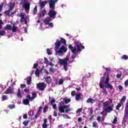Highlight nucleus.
Segmentation results:
<instances>
[{"mask_svg": "<svg viewBox=\"0 0 128 128\" xmlns=\"http://www.w3.org/2000/svg\"><path fill=\"white\" fill-rule=\"evenodd\" d=\"M77 48V50L78 52H82V50H84V46H82V45H80V46H76Z\"/></svg>", "mask_w": 128, "mask_h": 128, "instance_id": "obj_20", "label": "nucleus"}, {"mask_svg": "<svg viewBox=\"0 0 128 128\" xmlns=\"http://www.w3.org/2000/svg\"><path fill=\"white\" fill-rule=\"evenodd\" d=\"M48 15L50 18H56V11L54 10V9H52L50 10L49 12L48 13Z\"/></svg>", "mask_w": 128, "mask_h": 128, "instance_id": "obj_8", "label": "nucleus"}, {"mask_svg": "<svg viewBox=\"0 0 128 128\" xmlns=\"http://www.w3.org/2000/svg\"><path fill=\"white\" fill-rule=\"evenodd\" d=\"M12 25L10 24H8L5 27H4V30H12Z\"/></svg>", "mask_w": 128, "mask_h": 128, "instance_id": "obj_18", "label": "nucleus"}, {"mask_svg": "<svg viewBox=\"0 0 128 128\" xmlns=\"http://www.w3.org/2000/svg\"><path fill=\"white\" fill-rule=\"evenodd\" d=\"M30 82H32V76H29L27 78L26 84L30 86Z\"/></svg>", "mask_w": 128, "mask_h": 128, "instance_id": "obj_19", "label": "nucleus"}, {"mask_svg": "<svg viewBox=\"0 0 128 128\" xmlns=\"http://www.w3.org/2000/svg\"><path fill=\"white\" fill-rule=\"evenodd\" d=\"M48 1L40 2L39 4L40 8H44V6H46V4H48Z\"/></svg>", "mask_w": 128, "mask_h": 128, "instance_id": "obj_14", "label": "nucleus"}, {"mask_svg": "<svg viewBox=\"0 0 128 128\" xmlns=\"http://www.w3.org/2000/svg\"><path fill=\"white\" fill-rule=\"evenodd\" d=\"M124 84V86H128V79L125 81Z\"/></svg>", "mask_w": 128, "mask_h": 128, "instance_id": "obj_64", "label": "nucleus"}, {"mask_svg": "<svg viewBox=\"0 0 128 128\" xmlns=\"http://www.w3.org/2000/svg\"><path fill=\"white\" fill-rule=\"evenodd\" d=\"M68 49L66 48V47L64 46H61L60 48H58L57 50H56V54L58 56H60V54H62L64 52H66Z\"/></svg>", "mask_w": 128, "mask_h": 128, "instance_id": "obj_5", "label": "nucleus"}, {"mask_svg": "<svg viewBox=\"0 0 128 128\" xmlns=\"http://www.w3.org/2000/svg\"><path fill=\"white\" fill-rule=\"evenodd\" d=\"M4 3H2L1 4H0V12H2V8H4Z\"/></svg>", "mask_w": 128, "mask_h": 128, "instance_id": "obj_59", "label": "nucleus"}, {"mask_svg": "<svg viewBox=\"0 0 128 128\" xmlns=\"http://www.w3.org/2000/svg\"><path fill=\"white\" fill-rule=\"evenodd\" d=\"M16 30H18V27H16V25L13 24L12 26V32H16Z\"/></svg>", "mask_w": 128, "mask_h": 128, "instance_id": "obj_22", "label": "nucleus"}, {"mask_svg": "<svg viewBox=\"0 0 128 128\" xmlns=\"http://www.w3.org/2000/svg\"><path fill=\"white\" fill-rule=\"evenodd\" d=\"M68 48H70L72 54H76L78 52L76 50V47H73L72 45L68 46Z\"/></svg>", "mask_w": 128, "mask_h": 128, "instance_id": "obj_11", "label": "nucleus"}, {"mask_svg": "<svg viewBox=\"0 0 128 128\" xmlns=\"http://www.w3.org/2000/svg\"><path fill=\"white\" fill-rule=\"evenodd\" d=\"M104 76H106L105 81L104 80H100L99 83V86L100 88L104 90V88H110V90H114V87L110 84V76H108V73L106 72L104 74ZM104 84H105V86L104 85Z\"/></svg>", "mask_w": 128, "mask_h": 128, "instance_id": "obj_1", "label": "nucleus"}, {"mask_svg": "<svg viewBox=\"0 0 128 128\" xmlns=\"http://www.w3.org/2000/svg\"><path fill=\"white\" fill-rule=\"evenodd\" d=\"M2 100H8V96L6 95H2Z\"/></svg>", "mask_w": 128, "mask_h": 128, "instance_id": "obj_36", "label": "nucleus"}, {"mask_svg": "<svg viewBox=\"0 0 128 128\" xmlns=\"http://www.w3.org/2000/svg\"><path fill=\"white\" fill-rule=\"evenodd\" d=\"M76 92L75 90L72 91L71 92V95L72 96H76Z\"/></svg>", "mask_w": 128, "mask_h": 128, "instance_id": "obj_60", "label": "nucleus"}, {"mask_svg": "<svg viewBox=\"0 0 128 128\" xmlns=\"http://www.w3.org/2000/svg\"><path fill=\"white\" fill-rule=\"evenodd\" d=\"M26 98H29L30 102H32L34 100V98L31 97L30 95H28Z\"/></svg>", "mask_w": 128, "mask_h": 128, "instance_id": "obj_43", "label": "nucleus"}, {"mask_svg": "<svg viewBox=\"0 0 128 128\" xmlns=\"http://www.w3.org/2000/svg\"><path fill=\"white\" fill-rule=\"evenodd\" d=\"M64 80L63 79H60L59 81L58 82V84H59L60 86V84H64Z\"/></svg>", "mask_w": 128, "mask_h": 128, "instance_id": "obj_35", "label": "nucleus"}, {"mask_svg": "<svg viewBox=\"0 0 128 128\" xmlns=\"http://www.w3.org/2000/svg\"><path fill=\"white\" fill-rule=\"evenodd\" d=\"M128 119V111L124 110V116L122 122V124H126V120Z\"/></svg>", "mask_w": 128, "mask_h": 128, "instance_id": "obj_10", "label": "nucleus"}, {"mask_svg": "<svg viewBox=\"0 0 128 128\" xmlns=\"http://www.w3.org/2000/svg\"><path fill=\"white\" fill-rule=\"evenodd\" d=\"M45 80H46V84H52V78H51L50 76L46 77L45 78Z\"/></svg>", "mask_w": 128, "mask_h": 128, "instance_id": "obj_15", "label": "nucleus"}, {"mask_svg": "<svg viewBox=\"0 0 128 128\" xmlns=\"http://www.w3.org/2000/svg\"><path fill=\"white\" fill-rule=\"evenodd\" d=\"M122 60H128V56H126V55H124V56H123L122 57Z\"/></svg>", "mask_w": 128, "mask_h": 128, "instance_id": "obj_48", "label": "nucleus"}, {"mask_svg": "<svg viewBox=\"0 0 128 128\" xmlns=\"http://www.w3.org/2000/svg\"><path fill=\"white\" fill-rule=\"evenodd\" d=\"M55 44V48L56 49V50H58V48L62 46V42L58 40H56V42L54 44Z\"/></svg>", "mask_w": 128, "mask_h": 128, "instance_id": "obj_12", "label": "nucleus"}, {"mask_svg": "<svg viewBox=\"0 0 128 128\" xmlns=\"http://www.w3.org/2000/svg\"><path fill=\"white\" fill-rule=\"evenodd\" d=\"M36 88L39 90L44 92L46 88V84L44 82L38 83L36 84Z\"/></svg>", "mask_w": 128, "mask_h": 128, "instance_id": "obj_6", "label": "nucleus"}, {"mask_svg": "<svg viewBox=\"0 0 128 128\" xmlns=\"http://www.w3.org/2000/svg\"><path fill=\"white\" fill-rule=\"evenodd\" d=\"M48 110V106L46 105L45 106L44 108L43 112L44 114H46V111Z\"/></svg>", "mask_w": 128, "mask_h": 128, "instance_id": "obj_25", "label": "nucleus"}, {"mask_svg": "<svg viewBox=\"0 0 128 128\" xmlns=\"http://www.w3.org/2000/svg\"><path fill=\"white\" fill-rule=\"evenodd\" d=\"M44 64H46L47 66H48L50 61H48V58H44Z\"/></svg>", "mask_w": 128, "mask_h": 128, "instance_id": "obj_34", "label": "nucleus"}, {"mask_svg": "<svg viewBox=\"0 0 128 128\" xmlns=\"http://www.w3.org/2000/svg\"><path fill=\"white\" fill-rule=\"evenodd\" d=\"M120 106H122V104L120 103H118V104L116 106V110H120Z\"/></svg>", "mask_w": 128, "mask_h": 128, "instance_id": "obj_39", "label": "nucleus"}, {"mask_svg": "<svg viewBox=\"0 0 128 128\" xmlns=\"http://www.w3.org/2000/svg\"><path fill=\"white\" fill-rule=\"evenodd\" d=\"M6 35V31L1 30L0 31V36H4Z\"/></svg>", "mask_w": 128, "mask_h": 128, "instance_id": "obj_45", "label": "nucleus"}, {"mask_svg": "<svg viewBox=\"0 0 128 128\" xmlns=\"http://www.w3.org/2000/svg\"><path fill=\"white\" fill-rule=\"evenodd\" d=\"M20 17L21 18L20 19V22H22L24 20L26 19V18H24V14H22V13H21L20 14Z\"/></svg>", "mask_w": 128, "mask_h": 128, "instance_id": "obj_21", "label": "nucleus"}, {"mask_svg": "<svg viewBox=\"0 0 128 128\" xmlns=\"http://www.w3.org/2000/svg\"><path fill=\"white\" fill-rule=\"evenodd\" d=\"M40 113H38V112H36V115H35V116H34V118H38V116H40Z\"/></svg>", "mask_w": 128, "mask_h": 128, "instance_id": "obj_49", "label": "nucleus"}, {"mask_svg": "<svg viewBox=\"0 0 128 128\" xmlns=\"http://www.w3.org/2000/svg\"><path fill=\"white\" fill-rule=\"evenodd\" d=\"M50 72H52L53 74L54 72V69L52 67H50L49 69Z\"/></svg>", "mask_w": 128, "mask_h": 128, "instance_id": "obj_46", "label": "nucleus"}, {"mask_svg": "<svg viewBox=\"0 0 128 128\" xmlns=\"http://www.w3.org/2000/svg\"><path fill=\"white\" fill-rule=\"evenodd\" d=\"M4 92L6 94H14L10 87H9V88H7Z\"/></svg>", "mask_w": 128, "mask_h": 128, "instance_id": "obj_13", "label": "nucleus"}, {"mask_svg": "<svg viewBox=\"0 0 128 128\" xmlns=\"http://www.w3.org/2000/svg\"><path fill=\"white\" fill-rule=\"evenodd\" d=\"M38 12V6H36L33 10V14H36Z\"/></svg>", "mask_w": 128, "mask_h": 128, "instance_id": "obj_30", "label": "nucleus"}, {"mask_svg": "<svg viewBox=\"0 0 128 128\" xmlns=\"http://www.w3.org/2000/svg\"><path fill=\"white\" fill-rule=\"evenodd\" d=\"M75 44L76 46H78V48L80 46H82V43H80V42H75Z\"/></svg>", "mask_w": 128, "mask_h": 128, "instance_id": "obj_41", "label": "nucleus"}, {"mask_svg": "<svg viewBox=\"0 0 128 128\" xmlns=\"http://www.w3.org/2000/svg\"><path fill=\"white\" fill-rule=\"evenodd\" d=\"M97 126H98V122L96 121L92 123L93 128H96Z\"/></svg>", "mask_w": 128, "mask_h": 128, "instance_id": "obj_42", "label": "nucleus"}, {"mask_svg": "<svg viewBox=\"0 0 128 128\" xmlns=\"http://www.w3.org/2000/svg\"><path fill=\"white\" fill-rule=\"evenodd\" d=\"M69 106H70L68 105H63L58 106V110H59V112H60V114H62L65 112L66 114H68V112H70V108H68Z\"/></svg>", "mask_w": 128, "mask_h": 128, "instance_id": "obj_3", "label": "nucleus"}, {"mask_svg": "<svg viewBox=\"0 0 128 128\" xmlns=\"http://www.w3.org/2000/svg\"><path fill=\"white\" fill-rule=\"evenodd\" d=\"M8 108L10 110H12V108H16V105L14 104H10L8 106Z\"/></svg>", "mask_w": 128, "mask_h": 128, "instance_id": "obj_31", "label": "nucleus"}, {"mask_svg": "<svg viewBox=\"0 0 128 128\" xmlns=\"http://www.w3.org/2000/svg\"><path fill=\"white\" fill-rule=\"evenodd\" d=\"M23 104H30V100L28 99H25L24 101H23Z\"/></svg>", "mask_w": 128, "mask_h": 128, "instance_id": "obj_29", "label": "nucleus"}, {"mask_svg": "<svg viewBox=\"0 0 128 128\" xmlns=\"http://www.w3.org/2000/svg\"><path fill=\"white\" fill-rule=\"evenodd\" d=\"M126 100V96H123L121 99V100H120V102H124V100Z\"/></svg>", "mask_w": 128, "mask_h": 128, "instance_id": "obj_37", "label": "nucleus"}, {"mask_svg": "<svg viewBox=\"0 0 128 128\" xmlns=\"http://www.w3.org/2000/svg\"><path fill=\"white\" fill-rule=\"evenodd\" d=\"M60 42L62 44H65V45L66 44V40L62 38H60Z\"/></svg>", "mask_w": 128, "mask_h": 128, "instance_id": "obj_24", "label": "nucleus"}, {"mask_svg": "<svg viewBox=\"0 0 128 128\" xmlns=\"http://www.w3.org/2000/svg\"><path fill=\"white\" fill-rule=\"evenodd\" d=\"M117 122H118V118L116 117H115L112 122V124H116Z\"/></svg>", "mask_w": 128, "mask_h": 128, "instance_id": "obj_47", "label": "nucleus"}, {"mask_svg": "<svg viewBox=\"0 0 128 128\" xmlns=\"http://www.w3.org/2000/svg\"><path fill=\"white\" fill-rule=\"evenodd\" d=\"M40 70L36 69L35 72V74L36 76H40Z\"/></svg>", "mask_w": 128, "mask_h": 128, "instance_id": "obj_32", "label": "nucleus"}, {"mask_svg": "<svg viewBox=\"0 0 128 128\" xmlns=\"http://www.w3.org/2000/svg\"><path fill=\"white\" fill-rule=\"evenodd\" d=\"M118 88L120 92H122V90H124V88L122 87V85H118Z\"/></svg>", "mask_w": 128, "mask_h": 128, "instance_id": "obj_51", "label": "nucleus"}, {"mask_svg": "<svg viewBox=\"0 0 128 128\" xmlns=\"http://www.w3.org/2000/svg\"><path fill=\"white\" fill-rule=\"evenodd\" d=\"M68 62H70V58L68 57H66L64 59L59 58V64L60 66H63L65 72H66L68 70Z\"/></svg>", "mask_w": 128, "mask_h": 128, "instance_id": "obj_2", "label": "nucleus"}, {"mask_svg": "<svg viewBox=\"0 0 128 128\" xmlns=\"http://www.w3.org/2000/svg\"><path fill=\"white\" fill-rule=\"evenodd\" d=\"M14 4H10L8 8V10L10 12H12V10H14Z\"/></svg>", "mask_w": 128, "mask_h": 128, "instance_id": "obj_27", "label": "nucleus"}, {"mask_svg": "<svg viewBox=\"0 0 128 128\" xmlns=\"http://www.w3.org/2000/svg\"><path fill=\"white\" fill-rule=\"evenodd\" d=\"M2 24H4V22L2 20H0V30L2 28Z\"/></svg>", "mask_w": 128, "mask_h": 128, "instance_id": "obj_53", "label": "nucleus"}, {"mask_svg": "<svg viewBox=\"0 0 128 128\" xmlns=\"http://www.w3.org/2000/svg\"><path fill=\"white\" fill-rule=\"evenodd\" d=\"M46 50L48 54V56H50V54H52V51H50V48H48Z\"/></svg>", "mask_w": 128, "mask_h": 128, "instance_id": "obj_44", "label": "nucleus"}, {"mask_svg": "<svg viewBox=\"0 0 128 128\" xmlns=\"http://www.w3.org/2000/svg\"><path fill=\"white\" fill-rule=\"evenodd\" d=\"M89 110L90 112V114H94V110H92V108H89Z\"/></svg>", "mask_w": 128, "mask_h": 128, "instance_id": "obj_56", "label": "nucleus"}, {"mask_svg": "<svg viewBox=\"0 0 128 128\" xmlns=\"http://www.w3.org/2000/svg\"><path fill=\"white\" fill-rule=\"evenodd\" d=\"M48 2L49 4L50 8H52V10H54V8L56 7V2L53 0H50Z\"/></svg>", "mask_w": 128, "mask_h": 128, "instance_id": "obj_9", "label": "nucleus"}, {"mask_svg": "<svg viewBox=\"0 0 128 128\" xmlns=\"http://www.w3.org/2000/svg\"><path fill=\"white\" fill-rule=\"evenodd\" d=\"M48 26H50V28H54V24H52V22H50L48 24Z\"/></svg>", "mask_w": 128, "mask_h": 128, "instance_id": "obj_63", "label": "nucleus"}, {"mask_svg": "<svg viewBox=\"0 0 128 128\" xmlns=\"http://www.w3.org/2000/svg\"><path fill=\"white\" fill-rule=\"evenodd\" d=\"M38 64H36V63H35L34 64V68H36L38 67Z\"/></svg>", "mask_w": 128, "mask_h": 128, "instance_id": "obj_61", "label": "nucleus"}, {"mask_svg": "<svg viewBox=\"0 0 128 128\" xmlns=\"http://www.w3.org/2000/svg\"><path fill=\"white\" fill-rule=\"evenodd\" d=\"M94 100H92V98H89L87 100V102H92V101Z\"/></svg>", "mask_w": 128, "mask_h": 128, "instance_id": "obj_50", "label": "nucleus"}, {"mask_svg": "<svg viewBox=\"0 0 128 128\" xmlns=\"http://www.w3.org/2000/svg\"><path fill=\"white\" fill-rule=\"evenodd\" d=\"M76 58V54H73L72 56V60H74Z\"/></svg>", "mask_w": 128, "mask_h": 128, "instance_id": "obj_52", "label": "nucleus"}, {"mask_svg": "<svg viewBox=\"0 0 128 128\" xmlns=\"http://www.w3.org/2000/svg\"><path fill=\"white\" fill-rule=\"evenodd\" d=\"M76 100H80V94H76Z\"/></svg>", "mask_w": 128, "mask_h": 128, "instance_id": "obj_28", "label": "nucleus"}, {"mask_svg": "<svg viewBox=\"0 0 128 128\" xmlns=\"http://www.w3.org/2000/svg\"><path fill=\"white\" fill-rule=\"evenodd\" d=\"M20 89H18V92L17 93V96L18 98H22V94H20Z\"/></svg>", "mask_w": 128, "mask_h": 128, "instance_id": "obj_23", "label": "nucleus"}, {"mask_svg": "<svg viewBox=\"0 0 128 128\" xmlns=\"http://www.w3.org/2000/svg\"><path fill=\"white\" fill-rule=\"evenodd\" d=\"M96 120L98 122H104V116H102V117L98 116L96 118Z\"/></svg>", "mask_w": 128, "mask_h": 128, "instance_id": "obj_16", "label": "nucleus"}, {"mask_svg": "<svg viewBox=\"0 0 128 128\" xmlns=\"http://www.w3.org/2000/svg\"><path fill=\"white\" fill-rule=\"evenodd\" d=\"M32 98H33V100H34L35 98H36V94L32 92Z\"/></svg>", "mask_w": 128, "mask_h": 128, "instance_id": "obj_57", "label": "nucleus"}, {"mask_svg": "<svg viewBox=\"0 0 128 128\" xmlns=\"http://www.w3.org/2000/svg\"><path fill=\"white\" fill-rule=\"evenodd\" d=\"M28 122H30V121H24L22 124L24 126H28Z\"/></svg>", "mask_w": 128, "mask_h": 128, "instance_id": "obj_40", "label": "nucleus"}, {"mask_svg": "<svg viewBox=\"0 0 128 128\" xmlns=\"http://www.w3.org/2000/svg\"><path fill=\"white\" fill-rule=\"evenodd\" d=\"M110 104L108 103V101H106V102H104L103 103V106L104 108V110L106 112H112V110H114V108L112 107V106H109Z\"/></svg>", "mask_w": 128, "mask_h": 128, "instance_id": "obj_4", "label": "nucleus"}, {"mask_svg": "<svg viewBox=\"0 0 128 128\" xmlns=\"http://www.w3.org/2000/svg\"><path fill=\"white\" fill-rule=\"evenodd\" d=\"M10 11L8 10L4 11V14H6V16H10Z\"/></svg>", "mask_w": 128, "mask_h": 128, "instance_id": "obj_38", "label": "nucleus"}, {"mask_svg": "<svg viewBox=\"0 0 128 128\" xmlns=\"http://www.w3.org/2000/svg\"><path fill=\"white\" fill-rule=\"evenodd\" d=\"M42 106H40L37 111V112H38V114H42Z\"/></svg>", "mask_w": 128, "mask_h": 128, "instance_id": "obj_33", "label": "nucleus"}, {"mask_svg": "<svg viewBox=\"0 0 128 128\" xmlns=\"http://www.w3.org/2000/svg\"><path fill=\"white\" fill-rule=\"evenodd\" d=\"M70 102V99L68 98V99H66L64 100V102L66 104H68V102Z\"/></svg>", "mask_w": 128, "mask_h": 128, "instance_id": "obj_54", "label": "nucleus"}, {"mask_svg": "<svg viewBox=\"0 0 128 128\" xmlns=\"http://www.w3.org/2000/svg\"><path fill=\"white\" fill-rule=\"evenodd\" d=\"M46 14V10L44 9L42 10V14H39V17L44 18Z\"/></svg>", "mask_w": 128, "mask_h": 128, "instance_id": "obj_17", "label": "nucleus"}, {"mask_svg": "<svg viewBox=\"0 0 128 128\" xmlns=\"http://www.w3.org/2000/svg\"><path fill=\"white\" fill-rule=\"evenodd\" d=\"M22 8H24L26 12H30V4L28 2L24 3L22 4Z\"/></svg>", "mask_w": 128, "mask_h": 128, "instance_id": "obj_7", "label": "nucleus"}, {"mask_svg": "<svg viewBox=\"0 0 128 128\" xmlns=\"http://www.w3.org/2000/svg\"><path fill=\"white\" fill-rule=\"evenodd\" d=\"M52 106L54 110H56V104H52Z\"/></svg>", "mask_w": 128, "mask_h": 128, "instance_id": "obj_62", "label": "nucleus"}, {"mask_svg": "<svg viewBox=\"0 0 128 128\" xmlns=\"http://www.w3.org/2000/svg\"><path fill=\"white\" fill-rule=\"evenodd\" d=\"M42 128H48V124L43 123V124H42Z\"/></svg>", "mask_w": 128, "mask_h": 128, "instance_id": "obj_58", "label": "nucleus"}, {"mask_svg": "<svg viewBox=\"0 0 128 128\" xmlns=\"http://www.w3.org/2000/svg\"><path fill=\"white\" fill-rule=\"evenodd\" d=\"M82 108H78L76 111V114H80V112H82Z\"/></svg>", "mask_w": 128, "mask_h": 128, "instance_id": "obj_55", "label": "nucleus"}, {"mask_svg": "<svg viewBox=\"0 0 128 128\" xmlns=\"http://www.w3.org/2000/svg\"><path fill=\"white\" fill-rule=\"evenodd\" d=\"M44 22L46 24H48V23L50 22V17L46 18L44 20Z\"/></svg>", "mask_w": 128, "mask_h": 128, "instance_id": "obj_26", "label": "nucleus"}]
</instances>
